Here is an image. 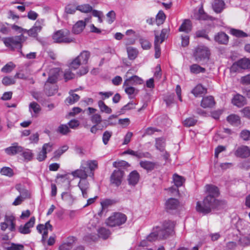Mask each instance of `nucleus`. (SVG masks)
I'll return each mask as SVG.
<instances>
[{
    "label": "nucleus",
    "instance_id": "f257e3e1",
    "mask_svg": "<svg viewBox=\"0 0 250 250\" xmlns=\"http://www.w3.org/2000/svg\"><path fill=\"white\" fill-rule=\"evenodd\" d=\"M206 190L208 195L206 197L202 203L197 202L196 208L198 212L206 214L209 213L212 209L219 210L225 207V201L215 199L219 194V189L217 187L207 185L206 186Z\"/></svg>",
    "mask_w": 250,
    "mask_h": 250
},
{
    "label": "nucleus",
    "instance_id": "f03ea898",
    "mask_svg": "<svg viewBox=\"0 0 250 250\" xmlns=\"http://www.w3.org/2000/svg\"><path fill=\"white\" fill-rule=\"evenodd\" d=\"M175 226L174 222L167 220L163 222L162 227H156L155 229L150 233L146 238L140 242V246L146 247L148 245V242H152L157 239L167 238L173 232Z\"/></svg>",
    "mask_w": 250,
    "mask_h": 250
},
{
    "label": "nucleus",
    "instance_id": "7ed1b4c3",
    "mask_svg": "<svg viewBox=\"0 0 250 250\" xmlns=\"http://www.w3.org/2000/svg\"><path fill=\"white\" fill-rule=\"evenodd\" d=\"M25 40V38L22 34L19 36L3 38L2 39L3 42L7 47L12 50H14L16 48L19 49V51L21 53L22 56H24V54L21 51L22 43Z\"/></svg>",
    "mask_w": 250,
    "mask_h": 250
},
{
    "label": "nucleus",
    "instance_id": "20e7f679",
    "mask_svg": "<svg viewBox=\"0 0 250 250\" xmlns=\"http://www.w3.org/2000/svg\"><path fill=\"white\" fill-rule=\"evenodd\" d=\"M53 42L58 43H70L75 42V39L70 32L66 29L59 30L55 32L52 36Z\"/></svg>",
    "mask_w": 250,
    "mask_h": 250
},
{
    "label": "nucleus",
    "instance_id": "39448f33",
    "mask_svg": "<svg viewBox=\"0 0 250 250\" xmlns=\"http://www.w3.org/2000/svg\"><path fill=\"white\" fill-rule=\"evenodd\" d=\"M209 55L208 48L204 45H198L196 47L193 53L195 60L198 62L208 60Z\"/></svg>",
    "mask_w": 250,
    "mask_h": 250
},
{
    "label": "nucleus",
    "instance_id": "423d86ee",
    "mask_svg": "<svg viewBox=\"0 0 250 250\" xmlns=\"http://www.w3.org/2000/svg\"><path fill=\"white\" fill-rule=\"evenodd\" d=\"M16 217L12 214L8 213L4 215L3 221L0 223V229L4 231L8 229L10 231L16 230Z\"/></svg>",
    "mask_w": 250,
    "mask_h": 250
},
{
    "label": "nucleus",
    "instance_id": "0eeeda50",
    "mask_svg": "<svg viewBox=\"0 0 250 250\" xmlns=\"http://www.w3.org/2000/svg\"><path fill=\"white\" fill-rule=\"evenodd\" d=\"M126 219L125 214L120 212H115L107 218L106 224L111 227L119 226L124 224Z\"/></svg>",
    "mask_w": 250,
    "mask_h": 250
},
{
    "label": "nucleus",
    "instance_id": "6e6552de",
    "mask_svg": "<svg viewBox=\"0 0 250 250\" xmlns=\"http://www.w3.org/2000/svg\"><path fill=\"white\" fill-rule=\"evenodd\" d=\"M43 26H44V20L39 19L37 20L31 28L29 30L25 29V33H27L31 37L37 38L38 33L41 31Z\"/></svg>",
    "mask_w": 250,
    "mask_h": 250
},
{
    "label": "nucleus",
    "instance_id": "1a4fd4ad",
    "mask_svg": "<svg viewBox=\"0 0 250 250\" xmlns=\"http://www.w3.org/2000/svg\"><path fill=\"white\" fill-rule=\"evenodd\" d=\"M98 167V162L96 160H83L80 169H76L73 172H85L86 170H89L91 171L95 170Z\"/></svg>",
    "mask_w": 250,
    "mask_h": 250
},
{
    "label": "nucleus",
    "instance_id": "9d476101",
    "mask_svg": "<svg viewBox=\"0 0 250 250\" xmlns=\"http://www.w3.org/2000/svg\"><path fill=\"white\" fill-rule=\"evenodd\" d=\"M37 229L38 232L42 234V241L44 243L48 236L49 231L53 230V227L50 224L49 221H47L44 225L39 224L37 226Z\"/></svg>",
    "mask_w": 250,
    "mask_h": 250
},
{
    "label": "nucleus",
    "instance_id": "9b49d317",
    "mask_svg": "<svg viewBox=\"0 0 250 250\" xmlns=\"http://www.w3.org/2000/svg\"><path fill=\"white\" fill-rule=\"evenodd\" d=\"M97 231L98 235L90 234L88 236V237L92 241H95L98 239V237L105 240L107 239L111 234L110 231L104 227L99 228Z\"/></svg>",
    "mask_w": 250,
    "mask_h": 250
},
{
    "label": "nucleus",
    "instance_id": "f8f14e48",
    "mask_svg": "<svg viewBox=\"0 0 250 250\" xmlns=\"http://www.w3.org/2000/svg\"><path fill=\"white\" fill-rule=\"evenodd\" d=\"M74 176H77L81 178V180L79 182L78 186L81 189V191H85V189H87L88 188V183L85 180L87 175L86 173H71Z\"/></svg>",
    "mask_w": 250,
    "mask_h": 250
},
{
    "label": "nucleus",
    "instance_id": "ddd939ff",
    "mask_svg": "<svg viewBox=\"0 0 250 250\" xmlns=\"http://www.w3.org/2000/svg\"><path fill=\"white\" fill-rule=\"evenodd\" d=\"M234 155L242 158H246L250 156V149L246 146H239L234 152Z\"/></svg>",
    "mask_w": 250,
    "mask_h": 250
},
{
    "label": "nucleus",
    "instance_id": "4468645a",
    "mask_svg": "<svg viewBox=\"0 0 250 250\" xmlns=\"http://www.w3.org/2000/svg\"><path fill=\"white\" fill-rule=\"evenodd\" d=\"M91 17H88L84 19V21L81 20L77 21L73 27L72 31L75 34H79L81 33L86 25V22H87L90 20Z\"/></svg>",
    "mask_w": 250,
    "mask_h": 250
},
{
    "label": "nucleus",
    "instance_id": "2eb2a0df",
    "mask_svg": "<svg viewBox=\"0 0 250 250\" xmlns=\"http://www.w3.org/2000/svg\"><path fill=\"white\" fill-rule=\"evenodd\" d=\"M35 222V218L34 217L30 218L29 221L26 223L23 226H20L19 228V231L22 234H28L30 232V228L34 226Z\"/></svg>",
    "mask_w": 250,
    "mask_h": 250
},
{
    "label": "nucleus",
    "instance_id": "dca6fc26",
    "mask_svg": "<svg viewBox=\"0 0 250 250\" xmlns=\"http://www.w3.org/2000/svg\"><path fill=\"white\" fill-rule=\"evenodd\" d=\"M16 188L20 192L21 195L17 197L13 202L12 204L14 206L20 205L23 201V199H25L28 196L27 190L21 189L19 185L16 186Z\"/></svg>",
    "mask_w": 250,
    "mask_h": 250
},
{
    "label": "nucleus",
    "instance_id": "f3484780",
    "mask_svg": "<svg viewBox=\"0 0 250 250\" xmlns=\"http://www.w3.org/2000/svg\"><path fill=\"white\" fill-rule=\"evenodd\" d=\"M23 151V148L19 146L18 143H14L9 147L4 149V152L8 155H15L18 153L21 152Z\"/></svg>",
    "mask_w": 250,
    "mask_h": 250
},
{
    "label": "nucleus",
    "instance_id": "a211bd4d",
    "mask_svg": "<svg viewBox=\"0 0 250 250\" xmlns=\"http://www.w3.org/2000/svg\"><path fill=\"white\" fill-rule=\"evenodd\" d=\"M123 177L124 173H112L110 178L111 184L119 187L122 182Z\"/></svg>",
    "mask_w": 250,
    "mask_h": 250
},
{
    "label": "nucleus",
    "instance_id": "6ab92c4d",
    "mask_svg": "<svg viewBox=\"0 0 250 250\" xmlns=\"http://www.w3.org/2000/svg\"><path fill=\"white\" fill-rule=\"evenodd\" d=\"M144 83L143 80L136 75L132 76L126 79L124 83V86H129L131 85L142 84Z\"/></svg>",
    "mask_w": 250,
    "mask_h": 250
},
{
    "label": "nucleus",
    "instance_id": "aec40b11",
    "mask_svg": "<svg viewBox=\"0 0 250 250\" xmlns=\"http://www.w3.org/2000/svg\"><path fill=\"white\" fill-rule=\"evenodd\" d=\"M59 76V70L58 68H53L50 70L49 75L45 83L54 84L57 82Z\"/></svg>",
    "mask_w": 250,
    "mask_h": 250
},
{
    "label": "nucleus",
    "instance_id": "412c9836",
    "mask_svg": "<svg viewBox=\"0 0 250 250\" xmlns=\"http://www.w3.org/2000/svg\"><path fill=\"white\" fill-rule=\"evenodd\" d=\"M214 40L219 44H226L229 41V37L224 32H220L215 36Z\"/></svg>",
    "mask_w": 250,
    "mask_h": 250
},
{
    "label": "nucleus",
    "instance_id": "4be33fe9",
    "mask_svg": "<svg viewBox=\"0 0 250 250\" xmlns=\"http://www.w3.org/2000/svg\"><path fill=\"white\" fill-rule=\"evenodd\" d=\"M214 104V98L211 96L204 97L201 103V105L204 108L212 107Z\"/></svg>",
    "mask_w": 250,
    "mask_h": 250
},
{
    "label": "nucleus",
    "instance_id": "5701e85b",
    "mask_svg": "<svg viewBox=\"0 0 250 250\" xmlns=\"http://www.w3.org/2000/svg\"><path fill=\"white\" fill-rule=\"evenodd\" d=\"M113 166L114 167L118 168L119 172H123L124 170H127V168L130 167L128 163L124 160L114 162Z\"/></svg>",
    "mask_w": 250,
    "mask_h": 250
},
{
    "label": "nucleus",
    "instance_id": "b1692460",
    "mask_svg": "<svg viewBox=\"0 0 250 250\" xmlns=\"http://www.w3.org/2000/svg\"><path fill=\"white\" fill-rule=\"evenodd\" d=\"M232 103L237 107H241L246 104L245 98L241 95L237 94L232 98Z\"/></svg>",
    "mask_w": 250,
    "mask_h": 250
},
{
    "label": "nucleus",
    "instance_id": "393cba45",
    "mask_svg": "<svg viewBox=\"0 0 250 250\" xmlns=\"http://www.w3.org/2000/svg\"><path fill=\"white\" fill-rule=\"evenodd\" d=\"M192 29V24L189 20H185L179 28L180 32H184L188 33Z\"/></svg>",
    "mask_w": 250,
    "mask_h": 250
},
{
    "label": "nucleus",
    "instance_id": "a878e982",
    "mask_svg": "<svg viewBox=\"0 0 250 250\" xmlns=\"http://www.w3.org/2000/svg\"><path fill=\"white\" fill-rule=\"evenodd\" d=\"M225 2L222 0H214L212 3L213 10L217 13H221L225 8Z\"/></svg>",
    "mask_w": 250,
    "mask_h": 250
},
{
    "label": "nucleus",
    "instance_id": "bb28decb",
    "mask_svg": "<svg viewBox=\"0 0 250 250\" xmlns=\"http://www.w3.org/2000/svg\"><path fill=\"white\" fill-rule=\"evenodd\" d=\"M235 65L244 69L250 68V60L245 58H243L234 63L233 66Z\"/></svg>",
    "mask_w": 250,
    "mask_h": 250
},
{
    "label": "nucleus",
    "instance_id": "cd10ccee",
    "mask_svg": "<svg viewBox=\"0 0 250 250\" xmlns=\"http://www.w3.org/2000/svg\"><path fill=\"white\" fill-rule=\"evenodd\" d=\"M90 57V53L88 51L84 50L80 53L77 57L82 64L87 63L88 60Z\"/></svg>",
    "mask_w": 250,
    "mask_h": 250
},
{
    "label": "nucleus",
    "instance_id": "c85d7f7f",
    "mask_svg": "<svg viewBox=\"0 0 250 250\" xmlns=\"http://www.w3.org/2000/svg\"><path fill=\"white\" fill-rule=\"evenodd\" d=\"M179 202L177 199L170 198L167 200L166 203V207L167 209H175L179 206Z\"/></svg>",
    "mask_w": 250,
    "mask_h": 250
},
{
    "label": "nucleus",
    "instance_id": "c756f323",
    "mask_svg": "<svg viewBox=\"0 0 250 250\" xmlns=\"http://www.w3.org/2000/svg\"><path fill=\"white\" fill-rule=\"evenodd\" d=\"M58 87L56 85L45 84V92L48 96H51L57 92Z\"/></svg>",
    "mask_w": 250,
    "mask_h": 250
},
{
    "label": "nucleus",
    "instance_id": "7c9ffc66",
    "mask_svg": "<svg viewBox=\"0 0 250 250\" xmlns=\"http://www.w3.org/2000/svg\"><path fill=\"white\" fill-rule=\"evenodd\" d=\"M128 58L130 60H135L139 53L138 50L136 48L129 46L126 48Z\"/></svg>",
    "mask_w": 250,
    "mask_h": 250
},
{
    "label": "nucleus",
    "instance_id": "2f4dec72",
    "mask_svg": "<svg viewBox=\"0 0 250 250\" xmlns=\"http://www.w3.org/2000/svg\"><path fill=\"white\" fill-rule=\"evenodd\" d=\"M69 96L65 100L66 104H72L79 100L80 97L78 94L73 93V91H69Z\"/></svg>",
    "mask_w": 250,
    "mask_h": 250
},
{
    "label": "nucleus",
    "instance_id": "473e14b6",
    "mask_svg": "<svg viewBox=\"0 0 250 250\" xmlns=\"http://www.w3.org/2000/svg\"><path fill=\"white\" fill-rule=\"evenodd\" d=\"M227 121L232 125L237 126L241 122L239 116L235 114H231L227 118Z\"/></svg>",
    "mask_w": 250,
    "mask_h": 250
},
{
    "label": "nucleus",
    "instance_id": "72a5a7b5",
    "mask_svg": "<svg viewBox=\"0 0 250 250\" xmlns=\"http://www.w3.org/2000/svg\"><path fill=\"white\" fill-rule=\"evenodd\" d=\"M195 18L198 20L206 21L209 20L210 17L205 13L203 7H201L199 9L198 13L195 15Z\"/></svg>",
    "mask_w": 250,
    "mask_h": 250
},
{
    "label": "nucleus",
    "instance_id": "f704fd0d",
    "mask_svg": "<svg viewBox=\"0 0 250 250\" xmlns=\"http://www.w3.org/2000/svg\"><path fill=\"white\" fill-rule=\"evenodd\" d=\"M190 72L192 74H198L200 73H205L206 69L205 68L200 66L197 64H193L189 67Z\"/></svg>",
    "mask_w": 250,
    "mask_h": 250
},
{
    "label": "nucleus",
    "instance_id": "c9c22d12",
    "mask_svg": "<svg viewBox=\"0 0 250 250\" xmlns=\"http://www.w3.org/2000/svg\"><path fill=\"white\" fill-rule=\"evenodd\" d=\"M139 178V173H130L128 178L129 184L135 186L138 182Z\"/></svg>",
    "mask_w": 250,
    "mask_h": 250
},
{
    "label": "nucleus",
    "instance_id": "e433bc0d",
    "mask_svg": "<svg viewBox=\"0 0 250 250\" xmlns=\"http://www.w3.org/2000/svg\"><path fill=\"white\" fill-rule=\"evenodd\" d=\"M140 165L142 167L147 170H153L156 166V164L155 163L147 161H141L140 162Z\"/></svg>",
    "mask_w": 250,
    "mask_h": 250
},
{
    "label": "nucleus",
    "instance_id": "4c0bfd02",
    "mask_svg": "<svg viewBox=\"0 0 250 250\" xmlns=\"http://www.w3.org/2000/svg\"><path fill=\"white\" fill-rule=\"evenodd\" d=\"M113 201L110 199H106L101 202V210L98 212L99 216H102L104 210L106 209L109 206L111 205Z\"/></svg>",
    "mask_w": 250,
    "mask_h": 250
},
{
    "label": "nucleus",
    "instance_id": "58836bf2",
    "mask_svg": "<svg viewBox=\"0 0 250 250\" xmlns=\"http://www.w3.org/2000/svg\"><path fill=\"white\" fill-rule=\"evenodd\" d=\"M159 37L158 35L155 34L154 45H155V57L156 59L159 58L161 55V48L159 44Z\"/></svg>",
    "mask_w": 250,
    "mask_h": 250
},
{
    "label": "nucleus",
    "instance_id": "ea45409f",
    "mask_svg": "<svg viewBox=\"0 0 250 250\" xmlns=\"http://www.w3.org/2000/svg\"><path fill=\"white\" fill-rule=\"evenodd\" d=\"M205 91V88L201 84H199L192 89L191 92L195 97H198L203 94Z\"/></svg>",
    "mask_w": 250,
    "mask_h": 250
},
{
    "label": "nucleus",
    "instance_id": "a19ab883",
    "mask_svg": "<svg viewBox=\"0 0 250 250\" xmlns=\"http://www.w3.org/2000/svg\"><path fill=\"white\" fill-rule=\"evenodd\" d=\"M173 181L175 185L178 188L183 185L185 179L182 176L175 173L173 176Z\"/></svg>",
    "mask_w": 250,
    "mask_h": 250
},
{
    "label": "nucleus",
    "instance_id": "79ce46f5",
    "mask_svg": "<svg viewBox=\"0 0 250 250\" xmlns=\"http://www.w3.org/2000/svg\"><path fill=\"white\" fill-rule=\"evenodd\" d=\"M29 110L32 114V112H34L35 114H36L39 113L40 111L41 107L38 103L33 102L29 104Z\"/></svg>",
    "mask_w": 250,
    "mask_h": 250
},
{
    "label": "nucleus",
    "instance_id": "37998d69",
    "mask_svg": "<svg viewBox=\"0 0 250 250\" xmlns=\"http://www.w3.org/2000/svg\"><path fill=\"white\" fill-rule=\"evenodd\" d=\"M81 65H82V63L76 57L70 62L68 66L70 69L76 70Z\"/></svg>",
    "mask_w": 250,
    "mask_h": 250
},
{
    "label": "nucleus",
    "instance_id": "c03bdc74",
    "mask_svg": "<svg viewBox=\"0 0 250 250\" xmlns=\"http://www.w3.org/2000/svg\"><path fill=\"white\" fill-rule=\"evenodd\" d=\"M98 104L101 112L107 114H110L112 112V109L107 106L103 101H99Z\"/></svg>",
    "mask_w": 250,
    "mask_h": 250
},
{
    "label": "nucleus",
    "instance_id": "a18cd8bd",
    "mask_svg": "<svg viewBox=\"0 0 250 250\" xmlns=\"http://www.w3.org/2000/svg\"><path fill=\"white\" fill-rule=\"evenodd\" d=\"M156 148L160 151H164L165 150V143L163 139L159 138L156 139Z\"/></svg>",
    "mask_w": 250,
    "mask_h": 250
},
{
    "label": "nucleus",
    "instance_id": "49530a36",
    "mask_svg": "<svg viewBox=\"0 0 250 250\" xmlns=\"http://www.w3.org/2000/svg\"><path fill=\"white\" fill-rule=\"evenodd\" d=\"M125 87V92L127 94H128L129 96H133V97L137 94L138 92V90L136 89L134 87L131 86V85L129 86H124Z\"/></svg>",
    "mask_w": 250,
    "mask_h": 250
},
{
    "label": "nucleus",
    "instance_id": "de8ad7c7",
    "mask_svg": "<svg viewBox=\"0 0 250 250\" xmlns=\"http://www.w3.org/2000/svg\"><path fill=\"white\" fill-rule=\"evenodd\" d=\"M57 131L62 135H65L69 133L70 130L67 125H61L57 128Z\"/></svg>",
    "mask_w": 250,
    "mask_h": 250
},
{
    "label": "nucleus",
    "instance_id": "09e8293b",
    "mask_svg": "<svg viewBox=\"0 0 250 250\" xmlns=\"http://www.w3.org/2000/svg\"><path fill=\"white\" fill-rule=\"evenodd\" d=\"M16 83L15 78L10 76H5L2 80V83L5 86H8L15 84Z\"/></svg>",
    "mask_w": 250,
    "mask_h": 250
},
{
    "label": "nucleus",
    "instance_id": "8fccbe9b",
    "mask_svg": "<svg viewBox=\"0 0 250 250\" xmlns=\"http://www.w3.org/2000/svg\"><path fill=\"white\" fill-rule=\"evenodd\" d=\"M240 138L245 141L250 140V131L248 129H243L240 133Z\"/></svg>",
    "mask_w": 250,
    "mask_h": 250
},
{
    "label": "nucleus",
    "instance_id": "3c124183",
    "mask_svg": "<svg viewBox=\"0 0 250 250\" xmlns=\"http://www.w3.org/2000/svg\"><path fill=\"white\" fill-rule=\"evenodd\" d=\"M166 19V15L162 11H160L157 14L156 18V21L158 25L163 23Z\"/></svg>",
    "mask_w": 250,
    "mask_h": 250
},
{
    "label": "nucleus",
    "instance_id": "603ef678",
    "mask_svg": "<svg viewBox=\"0 0 250 250\" xmlns=\"http://www.w3.org/2000/svg\"><path fill=\"white\" fill-rule=\"evenodd\" d=\"M230 33L232 35L236 37H246L248 36L247 33L238 29H232L230 30Z\"/></svg>",
    "mask_w": 250,
    "mask_h": 250
},
{
    "label": "nucleus",
    "instance_id": "864d4df0",
    "mask_svg": "<svg viewBox=\"0 0 250 250\" xmlns=\"http://www.w3.org/2000/svg\"><path fill=\"white\" fill-rule=\"evenodd\" d=\"M15 67V65L12 62H9L5 65L1 69V71L4 73H9Z\"/></svg>",
    "mask_w": 250,
    "mask_h": 250
},
{
    "label": "nucleus",
    "instance_id": "5fc2aeb1",
    "mask_svg": "<svg viewBox=\"0 0 250 250\" xmlns=\"http://www.w3.org/2000/svg\"><path fill=\"white\" fill-rule=\"evenodd\" d=\"M112 135V132L110 131L106 130L103 133V143L106 145L108 144L109 140Z\"/></svg>",
    "mask_w": 250,
    "mask_h": 250
},
{
    "label": "nucleus",
    "instance_id": "6e6d98bb",
    "mask_svg": "<svg viewBox=\"0 0 250 250\" xmlns=\"http://www.w3.org/2000/svg\"><path fill=\"white\" fill-rule=\"evenodd\" d=\"M78 10L84 13H88L92 10V7L89 4H86L78 7Z\"/></svg>",
    "mask_w": 250,
    "mask_h": 250
},
{
    "label": "nucleus",
    "instance_id": "4d7b16f0",
    "mask_svg": "<svg viewBox=\"0 0 250 250\" xmlns=\"http://www.w3.org/2000/svg\"><path fill=\"white\" fill-rule=\"evenodd\" d=\"M22 155L24 159L27 161L32 160L33 157V154L30 149H26L22 152Z\"/></svg>",
    "mask_w": 250,
    "mask_h": 250
},
{
    "label": "nucleus",
    "instance_id": "13d9d810",
    "mask_svg": "<svg viewBox=\"0 0 250 250\" xmlns=\"http://www.w3.org/2000/svg\"><path fill=\"white\" fill-rule=\"evenodd\" d=\"M91 121L95 125H99L102 122V117L99 114H95L91 116Z\"/></svg>",
    "mask_w": 250,
    "mask_h": 250
},
{
    "label": "nucleus",
    "instance_id": "bf43d9fd",
    "mask_svg": "<svg viewBox=\"0 0 250 250\" xmlns=\"http://www.w3.org/2000/svg\"><path fill=\"white\" fill-rule=\"evenodd\" d=\"M139 42L140 44H141L142 47L144 49L147 50L150 48L151 44L147 40L143 38H141L139 40Z\"/></svg>",
    "mask_w": 250,
    "mask_h": 250
},
{
    "label": "nucleus",
    "instance_id": "052dcab7",
    "mask_svg": "<svg viewBox=\"0 0 250 250\" xmlns=\"http://www.w3.org/2000/svg\"><path fill=\"white\" fill-rule=\"evenodd\" d=\"M136 157L138 159L143 158H151V155L148 152H144L141 151H137Z\"/></svg>",
    "mask_w": 250,
    "mask_h": 250
},
{
    "label": "nucleus",
    "instance_id": "680f3d73",
    "mask_svg": "<svg viewBox=\"0 0 250 250\" xmlns=\"http://www.w3.org/2000/svg\"><path fill=\"white\" fill-rule=\"evenodd\" d=\"M196 123V120L192 118H189L187 119H186L184 121V125L185 126L187 127H189L191 126H193L194 125H195Z\"/></svg>",
    "mask_w": 250,
    "mask_h": 250
},
{
    "label": "nucleus",
    "instance_id": "e2e57ef3",
    "mask_svg": "<svg viewBox=\"0 0 250 250\" xmlns=\"http://www.w3.org/2000/svg\"><path fill=\"white\" fill-rule=\"evenodd\" d=\"M72 243H64L59 247V250H70L72 248Z\"/></svg>",
    "mask_w": 250,
    "mask_h": 250
},
{
    "label": "nucleus",
    "instance_id": "0e129e2a",
    "mask_svg": "<svg viewBox=\"0 0 250 250\" xmlns=\"http://www.w3.org/2000/svg\"><path fill=\"white\" fill-rule=\"evenodd\" d=\"M77 10H78V8H76L75 6L69 4L65 7V11L67 14H73Z\"/></svg>",
    "mask_w": 250,
    "mask_h": 250
},
{
    "label": "nucleus",
    "instance_id": "69168bd1",
    "mask_svg": "<svg viewBox=\"0 0 250 250\" xmlns=\"http://www.w3.org/2000/svg\"><path fill=\"white\" fill-rule=\"evenodd\" d=\"M241 112L243 117L250 120V106H247L241 110Z\"/></svg>",
    "mask_w": 250,
    "mask_h": 250
},
{
    "label": "nucleus",
    "instance_id": "338daca9",
    "mask_svg": "<svg viewBox=\"0 0 250 250\" xmlns=\"http://www.w3.org/2000/svg\"><path fill=\"white\" fill-rule=\"evenodd\" d=\"M8 250H24V246L21 244H12L11 246L8 247Z\"/></svg>",
    "mask_w": 250,
    "mask_h": 250
},
{
    "label": "nucleus",
    "instance_id": "774afa93",
    "mask_svg": "<svg viewBox=\"0 0 250 250\" xmlns=\"http://www.w3.org/2000/svg\"><path fill=\"white\" fill-rule=\"evenodd\" d=\"M108 19V22L112 23L115 19V13L113 11H109L106 15Z\"/></svg>",
    "mask_w": 250,
    "mask_h": 250
}]
</instances>
